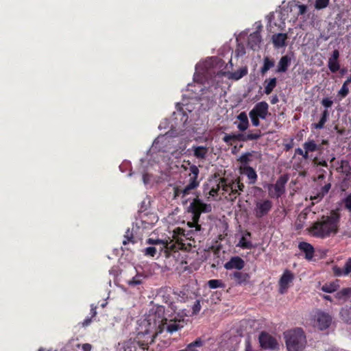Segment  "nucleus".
Here are the masks:
<instances>
[{
    "label": "nucleus",
    "instance_id": "1",
    "mask_svg": "<svg viewBox=\"0 0 351 351\" xmlns=\"http://www.w3.org/2000/svg\"><path fill=\"white\" fill-rule=\"evenodd\" d=\"M339 215L333 212L329 216H323L311 228V232L315 237L325 238L331 234H335L338 231Z\"/></svg>",
    "mask_w": 351,
    "mask_h": 351
},
{
    "label": "nucleus",
    "instance_id": "2",
    "mask_svg": "<svg viewBox=\"0 0 351 351\" xmlns=\"http://www.w3.org/2000/svg\"><path fill=\"white\" fill-rule=\"evenodd\" d=\"M289 351H300L306 344V336L302 328H298L285 334Z\"/></svg>",
    "mask_w": 351,
    "mask_h": 351
},
{
    "label": "nucleus",
    "instance_id": "3",
    "mask_svg": "<svg viewBox=\"0 0 351 351\" xmlns=\"http://www.w3.org/2000/svg\"><path fill=\"white\" fill-rule=\"evenodd\" d=\"M221 186H222L223 193H228L231 201H234L245 189V186L241 182L239 177L234 179L221 178Z\"/></svg>",
    "mask_w": 351,
    "mask_h": 351
},
{
    "label": "nucleus",
    "instance_id": "4",
    "mask_svg": "<svg viewBox=\"0 0 351 351\" xmlns=\"http://www.w3.org/2000/svg\"><path fill=\"white\" fill-rule=\"evenodd\" d=\"M188 165H190L189 170L191 171V173L189 174V176L192 175V176L189 179V184L184 188H174V198H176L180 194L182 195V197H184L190 194L191 191L195 189L199 185V181L197 180L199 173L198 167L195 165H191L189 161H188Z\"/></svg>",
    "mask_w": 351,
    "mask_h": 351
},
{
    "label": "nucleus",
    "instance_id": "5",
    "mask_svg": "<svg viewBox=\"0 0 351 351\" xmlns=\"http://www.w3.org/2000/svg\"><path fill=\"white\" fill-rule=\"evenodd\" d=\"M162 330L158 332H153L149 329H146L145 331L138 332L136 337V341L138 346L145 350L147 349L149 344L154 341L158 333L161 332Z\"/></svg>",
    "mask_w": 351,
    "mask_h": 351
},
{
    "label": "nucleus",
    "instance_id": "6",
    "mask_svg": "<svg viewBox=\"0 0 351 351\" xmlns=\"http://www.w3.org/2000/svg\"><path fill=\"white\" fill-rule=\"evenodd\" d=\"M273 203L269 199H260L256 202L254 213L256 218L261 219L267 215L271 210Z\"/></svg>",
    "mask_w": 351,
    "mask_h": 351
},
{
    "label": "nucleus",
    "instance_id": "7",
    "mask_svg": "<svg viewBox=\"0 0 351 351\" xmlns=\"http://www.w3.org/2000/svg\"><path fill=\"white\" fill-rule=\"evenodd\" d=\"M288 181V178L282 175L278 178L275 184L268 186V190L271 196L278 198L285 191V184Z\"/></svg>",
    "mask_w": 351,
    "mask_h": 351
},
{
    "label": "nucleus",
    "instance_id": "8",
    "mask_svg": "<svg viewBox=\"0 0 351 351\" xmlns=\"http://www.w3.org/2000/svg\"><path fill=\"white\" fill-rule=\"evenodd\" d=\"M258 340L261 348L264 349L275 350L278 346L276 339L266 332L259 335Z\"/></svg>",
    "mask_w": 351,
    "mask_h": 351
},
{
    "label": "nucleus",
    "instance_id": "9",
    "mask_svg": "<svg viewBox=\"0 0 351 351\" xmlns=\"http://www.w3.org/2000/svg\"><path fill=\"white\" fill-rule=\"evenodd\" d=\"M315 317L317 326L322 330L328 328L332 319L330 315L320 311L317 313Z\"/></svg>",
    "mask_w": 351,
    "mask_h": 351
},
{
    "label": "nucleus",
    "instance_id": "10",
    "mask_svg": "<svg viewBox=\"0 0 351 351\" xmlns=\"http://www.w3.org/2000/svg\"><path fill=\"white\" fill-rule=\"evenodd\" d=\"M293 278H294V275L291 271L287 269L284 271V273L282 274V275L280 277V280H279V293H280L284 294L285 293H286V291L289 287V285L291 282H292Z\"/></svg>",
    "mask_w": 351,
    "mask_h": 351
},
{
    "label": "nucleus",
    "instance_id": "11",
    "mask_svg": "<svg viewBox=\"0 0 351 351\" xmlns=\"http://www.w3.org/2000/svg\"><path fill=\"white\" fill-rule=\"evenodd\" d=\"M250 112H253L262 119H265L269 113V105L266 101L257 103Z\"/></svg>",
    "mask_w": 351,
    "mask_h": 351
},
{
    "label": "nucleus",
    "instance_id": "12",
    "mask_svg": "<svg viewBox=\"0 0 351 351\" xmlns=\"http://www.w3.org/2000/svg\"><path fill=\"white\" fill-rule=\"evenodd\" d=\"M245 266L244 261L239 256H236L232 257L228 262L224 265V267L228 270L237 269L241 270Z\"/></svg>",
    "mask_w": 351,
    "mask_h": 351
},
{
    "label": "nucleus",
    "instance_id": "13",
    "mask_svg": "<svg viewBox=\"0 0 351 351\" xmlns=\"http://www.w3.org/2000/svg\"><path fill=\"white\" fill-rule=\"evenodd\" d=\"M163 328H165L169 333H173L184 327V320H170L169 322L167 319L162 324Z\"/></svg>",
    "mask_w": 351,
    "mask_h": 351
},
{
    "label": "nucleus",
    "instance_id": "14",
    "mask_svg": "<svg viewBox=\"0 0 351 351\" xmlns=\"http://www.w3.org/2000/svg\"><path fill=\"white\" fill-rule=\"evenodd\" d=\"M240 173L246 175L249 179V184H253L256 182L257 174L255 170L247 165L241 166L239 168Z\"/></svg>",
    "mask_w": 351,
    "mask_h": 351
},
{
    "label": "nucleus",
    "instance_id": "15",
    "mask_svg": "<svg viewBox=\"0 0 351 351\" xmlns=\"http://www.w3.org/2000/svg\"><path fill=\"white\" fill-rule=\"evenodd\" d=\"M229 276L230 279L234 280L237 285L247 283L250 279V276L247 273L239 271H234L230 274Z\"/></svg>",
    "mask_w": 351,
    "mask_h": 351
},
{
    "label": "nucleus",
    "instance_id": "16",
    "mask_svg": "<svg viewBox=\"0 0 351 351\" xmlns=\"http://www.w3.org/2000/svg\"><path fill=\"white\" fill-rule=\"evenodd\" d=\"M300 250L305 254V258L311 261L314 256L313 246L307 242H300L298 245Z\"/></svg>",
    "mask_w": 351,
    "mask_h": 351
},
{
    "label": "nucleus",
    "instance_id": "17",
    "mask_svg": "<svg viewBox=\"0 0 351 351\" xmlns=\"http://www.w3.org/2000/svg\"><path fill=\"white\" fill-rule=\"evenodd\" d=\"M237 119L239 121V123L237 121L234 122V124L237 125L239 130L243 132L245 131L249 127V120L245 112H241L239 114L237 115Z\"/></svg>",
    "mask_w": 351,
    "mask_h": 351
},
{
    "label": "nucleus",
    "instance_id": "18",
    "mask_svg": "<svg viewBox=\"0 0 351 351\" xmlns=\"http://www.w3.org/2000/svg\"><path fill=\"white\" fill-rule=\"evenodd\" d=\"M288 36L285 33H278L272 36L271 40L275 47L280 48L286 46V40Z\"/></svg>",
    "mask_w": 351,
    "mask_h": 351
},
{
    "label": "nucleus",
    "instance_id": "19",
    "mask_svg": "<svg viewBox=\"0 0 351 351\" xmlns=\"http://www.w3.org/2000/svg\"><path fill=\"white\" fill-rule=\"evenodd\" d=\"M261 43V36L258 32H254L249 36L248 45L252 49L256 50L258 49L260 47Z\"/></svg>",
    "mask_w": 351,
    "mask_h": 351
},
{
    "label": "nucleus",
    "instance_id": "20",
    "mask_svg": "<svg viewBox=\"0 0 351 351\" xmlns=\"http://www.w3.org/2000/svg\"><path fill=\"white\" fill-rule=\"evenodd\" d=\"M188 211L193 213V221L195 223V230L199 231L201 230V226L197 224L201 213L197 209L195 206V204H190Z\"/></svg>",
    "mask_w": 351,
    "mask_h": 351
},
{
    "label": "nucleus",
    "instance_id": "21",
    "mask_svg": "<svg viewBox=\"0 0 351 351\" xmlns=\"http://www.w3.org/2000/svg\"><path fill=\"white\" fill-rule=\"evenodd\" d=\"M291 64V58L288 56H282L278 64V68L276 72L285 73L287 71L288 67Z\"/></svg>",
    "mask_w": 351,
    "mask_h": 351
},
{
    "label": "nucleus",
    "instance_id": "22",
    "mask_svg": "<svg viewBox=\"0 0 351 351\" xmlns=\"http://www.w3.org/2000/svg\"><path fill=\"white\" fill-rule=\"evenodd\" d=\"M335 298L342 302H346L351 299V288H343L335 294Z\"/></svg>",
    "mask_w": 351,
    "mask_h": 351
},
{
    "label": "nucleus",
    "instance_id": "23",
    "mask_svg": "<svg viewBox=\"0 0 351 351\" xmlns=\"http://www.w3.org/2000/svg\"><path fill=\"white\" fill-rule=\"evenodd\" d=\"M338 172L343 173L346 177L351 176V166L349 161L346 160H341V165L337 168Z\"/></svg>",
    "mask_w": 351,
    "mask_h": 351
},
{
    "label": "nucleus",
    "instance_id": "24",
    "mask_svg": "<svg viewBox=\"0 0 351 351\" xmlns=\"http://www.w3.org/2000/svg\"><path fill=\"white\" fill-rule=\"evenodd\" d=\"M191 204H195L197 209L202 213H209L211 211V206L203 203L199 199L195 198Z\"/></svg>",
    "mask_w": 351,
    "mask_h": 351
},
{
    "label": "nucleus",
    "instance_id": "25",
    "mask_svg": "<svg viewBox=\"0 0 351 351\" xmlns=\"http://www.w3.org/2000/svg\"><path fill=\"white\" fill-rule=\"evenodd\" d=\"M223 141L229 145L232 144V141H243V134H225L224 136L223 137Z\"/></svg>",
    "mask_w": 351,
    "mask_h": 351
},
{
    "label": "nucleus",
    "instance_id": "26",
    "mask_svg": "<svg viewBox=\"0 0 351 351\" xmlns=\"http://www.w3.org/2000/svg\"><path fill=\"white\" fill-rule=\"evenodd\" d=\"M247 69L246 67H242L237 71L232 73H228V77L229 79L238 80L247 75Z\"/></svg>",
    "mask_w": 351,
    "mask_h": 351
},
{
    "label": "nucleus",
    "instance_id": "27",
    "mask_svg": "<svg viewBox=\"0 0 351 351\" xmlns=\"http://www.w3.org/2000/svg\"><path fill=\"white\" fill-rule=\"evenodd\" d=\"M329 117V112L327 109H325L322 112V117L317 123H313L312 128L315 129H322L324 127V124L328 121Z\"/></svg>",
    "mask_w": 351,
    "mask_h": 351
},
{
    "label": "nucleus",
    "instance_id": "28",
    "mask_svg": "<svg viewBox=\"0 0 351 351\" xmlns=\"http://www.w3.org/2000/svg\"><path fill=\"white\" fill-rule=\"evenodd\" d=\"M275 62L274 60L270 59L269 57L266 56L263 58V65L261 68V74L264 75L267 73L271 68L274 66Z\"/></svg>",
    "mask_w": 351,
    "mask_h": 351
},
{
    "label": "nucleus",
    "instance_id": "29",
    "mask_svg": "<svg viewBox=\"0 0 351 351\" xmlns=\"http://www.w3.org/2000/svg\"><path fill=\"white\" fill-rule=\"evenodd\" d=\"M340 316L343 321L351 324V307L342 308L340 311Z\"/></svg>",
    "mask_w": 351,
    "mask_h": 351
},
{
    "label": "nucleus",
    "instance_id": "30",
    "mask_svg": "<svg viewBox=\"0 0 351 351\" xmlns=\"http://www.w3.org/2000/svg\"><path fill=\"white\" fill-rule=\"evenodd\" d=\"M266 84L265 86L264 92L266 95H269L276 87L277 84V80L276 77H272L265 81Z\"/></svg>",
    "mask_w": 351,
    "mask_h": 351
},
{
    "label": "nucleus",
    "instance_id": "31",
    "mask_svg": "<svg viewBox=\"0 0 351 351\" xmlns=\"http://www.w3.org/2000/svg\"><path fill=\"white\" fill-rule=\"evenodd\" d=\"M193 154L197 158L204 159L208 152V149L204 146L193 147Z\"/></svg>",
    "mask_w": 351,
    "mask_h": 351
},
{
    "label": "nucleus",
    "instance_id": "32",
    "mask_svg": "<svg viewBox=\"0 0 351 351\" xmlns=\"http://www.w3.org/2000/svg\"><path fill=\"white\" fill-rule=\"evenodd\" d=\"M303 147L307 152H313L319 150L321 146L317 145L314 140H308L303 144Z\"/></svg>",
    "mask_w": 351,
    "mask_h": 351
},
{
    "label": "nucleus",
    "instance_id": "33",
    "mask_svg": "<svg viewBox=\"0 0 351 351\" xmlns=\"http://www.w3.org/2000/svg\"><path fill=\"white\" fill-rule=\"evenodd\" d=\"M174 294L177 296V300L181 302H185L191 298L188 290H180L174 291Z\"/></svg>",
    "mask_w": 351,
    "mask_h": 351
},
{
    "label": "nucleus",
    "instance_id": "34",
    "mask_svg": "<svg viewBox=\"0 0 351 351\" xmlns=\"http://www.w3.org/2000/svg\"><path fill=\"white\" fill-rule=\"evenodd\" d=\"M261 136L262 133L260 130H256L255 132H252V131H250L247 134H243V141L257 140Z\"/></svg>",
    "mask_w": 351,
    "mask_h": 351
},
{
    "label": "nucleus",
    "instance_id": "35",
    "mask_svg": "<svg viewBox=\"0 0 351 351\" xmlns=\"http://www.w3.org/2000/svg\"><path fill=\"white\" fill-rule=\"evenodd\" d=\"M339 285L335 282L326 283L324 285L321 289L326 293H333L338 289Z\"/></svg>",
    "mask_w": 351,
    "mask_h": 351
},
{
    "label": "nucleus",
    "instance_id": "36",
    "mask_svg": "<svg viewBox=\"0 0 351 351\" xmlns=\"http://www.w3.org/2000/svg\"><path fill=\"white\" fill-rule=\"evenodd\" d=\"M208 285L210 289L223 288L225 287L224 283L221 280L213 279L208 281Z\"/></svg>",
    "mask_w": 351,
    "mask_h": 351
},
{
    "label": "nucleus",
    "instance_id": "37",
    "mask_svg": "<svg viewBox=\"0 0 351 351\" xmlns=\"http://www.w3.org/2000/svg\"><path fill=\"white\" fill-rule=\"evenodd\" d=\"M129 243H134V234L132 230L128 229L124 235V239L123 241V245H127Z\"/></svg>",
    "mask_w": 351,
    "mask_h": 351
},
{
    "label": "nucleus",
    "instance_id": "38",
    "mask_svg": "<svg viewBox=\"0 0 351 351\" xmlns=\"http://www.w3.org/2000/svg\"><path fill=\"white\" fill-rule=\"evenodd\" d=\"M328 66L330 71L332 73L337 72L340 68V65L338 62V60H332L329 59L328 62Z\"/></svg>",
    "mask_w": 351,
    "mask_h": 351
},
{
    "label": "nucleus",
    "instance_id": "39",
    "mask_svg": "<svg viewBox=\"0 0 351 351\" xmlns=\"http://www.w3.org/2000/svg\"><path fill=\"white\" fill-rule=\"evenodd\" d=\"M146 243L147 244L151 245H159L161 244L164 247H168V242L167 241H164L161 239H154L152 238H149L147 240Z\"/></svg>",
    "mask_w": 351,
    "mask_h": 351
},
{
    "label": "nucleus",
    "instance_id": "40",
    "mask_svg": "<svg viewBox=\"0 0 351 351\" xmlns=\"http://www.w3.org/2000/svg\"><path fill=\"white\" fill-rule=\"evenodd\" d=\"M330 0H316L315 2V8L317 10H321L326 8L329 4Z\"/></svg>",
    "mask_w": 351,
    "mask_h": 351
},
{
    "label": "nucleus",
    "instance_id": "41",
    "mask_svg": "<svg viewBox=\"0 0 351 351\" xmlns=\"http://www.w3.org/2000/svg\"><path fill=\"white\" fill-rule=\"evenodd\" d=\"M219 190L222 191V186H221V178L217 180V183L216 184V186H213L212 189L209 191V195L211 196H215Z\"/></svg>",
    "mask_w": 351,
    "mask_h": 351
},
{
    "label": "nucleus",
    "instance_id": "42",
    "mask_svg": "<svg viewBox=\"0 0 351 351\" xmlns=\"http://www.w3.org/2000/svg\"><path fill=\"white\" fill-rule=\"evenodd\" d=\"M252 156L251 153L246 152L242 154L239 158V161L242 163L243 165H247V164L250 161V157Z\"/></svg>",
    "mask_w": 351,
    "mask_h": 351
},
{
    "label": "nucleus",
    "instance_id": "43",
    "mask_svg": "<svg viewBox=\"0 0 351 351\" xmlns=\"http://www.w3.org/2000/svg\"><path fill=\"white\" fill-rule=\"evenodd\" d=\"M242 248L244 249H251L252 247V244L250 241L246 240V239L243 237L239 241V244Z\"/></svg>",
    "mask_w": 351,
    "mask_h": 351
},
{
    "label": "nucleus",
    "instance_id": "44",
    "mask_svg": "<svg viewBox=\"0 0 351 351\" xmlns=\"http://www.w3.org/2000/svg\"><path fill=\"white\" fill-rule=\"evenodd\" d=\"M249 117L251 119L252 123L254 126L257 127L260 125L259 117L256 116L254 112H252L250 111Z\"/></svg>",
    "mask_w": 351,
    "mask_h": 351
},
{
    "label": "nucleus",
    "instance_id": "45",
    "mask_svg": "<svg viewBox=\"0 0 351 351\" xmlns=\"http://www.w3.org/2000/svg\"><path fill=\"white\" fill-rule=\"evenodd\" d=\"M348 93H349L348 85H347V84L343 83L342 87L339 90L338 94L341 97H346L348 95Z\"/></svg>",
    "mask_w": 351,
    "mask_h": 351
},
{
    "label": "nucleus",
    "instance_id": "46",
    "mask_svg": "<svg viewBox=\"0 0 351 351\" xmlns=\"http://www.w3.org/2000/svg\"><path fill=\"white\" fill-rule=\"evenodd\" d=\"M351 272V258H348L344 265V274L346 275H348Z\"/></svg>",
    "mask_w": 351,
    "mask_h": 351
},
{
    "label": "nucleus",
    "instance_id": "47",
    "mask_svg": "<svg viewBox=\"0 0 351 351\" xmlns=\"http://www.w3.org/2000/svg\"><path fill=\"white\" fill-rule=\"evenodd\" d=\"M156 253L155 247H148L145 250V254L147 256H154Z\"/></svg>",
    "mask_w": 351,
    "mask_h": 351
},
{
    "label": "nucleus",
    "instance_id": "48",
    "mask_svg": "<svg viewBox=\"0 0 351 351\" xmlns=\"http://www.w3.org/2000/svg\"><path fill=\"white\" fill-rule=\"evenodd\" d=\"M193 314H197L200 309H201V305H200V302L199 300H196L195 304H193Z\"/></svg>",
    "mask_w": 351,
    "mask_h": 351
},
{
    "label": "nucleus",
    "instance_id": "49",
    "mask_svg": "<svg viewBox=\"0 0 351 351\" xmlns=\"http://www.w3.org/2000/svg\"><path fill=\"white\" fill-rule=\"evenodd\" d=\"M333 104V101L332 100H330L329 98H324L322 100V104L326 108H330L331 107V106Z\"/></svg>",
    "mask_w": 351,
    "mask_h": 351
},
{
    "label": "nucleus",
    "instance_id": "50",
    "mask_svg": "<svg viewBox=\"0 0 351 351\" xmlns=\"http://www.w3.org/2000/svg\"><path fill=\"white\" fill-rule=\"evenodd\" d=\"M345 207L351 210V193L344 199Z\"/></svg>",
    "mask_w": 351,
    "mask_h": 351
},
{
    "label": "nucleus",
    "instance_id": "51",
    "mask_svg": "<svg viewBox=\"0 0 351 351\" xmlns=\"http://www.w3.org/2000/svg\"><path fill=\"white\" fill-rule=\"evenodd\" d=\"M141 284V280L138 277H134L128 281V285L130 286H135Z\"/></svg>",
    "mask_w": 351,
    "mask_h": 351
},
{
    "label": "nucleus",
    "instance_id": "52",
    "mask_svg": "<svg viewBox=\"0 0 351 351\" xmlns=\"http://www.w3.org/2000/svg\"><path fill=\"white\" fill-rule=\"evenodd\" d=\"M299 10L298 15L304 14L307 10V6L304 4H300L297 5Z\"/></svg>",
    "mask_w": 351,
    "mask_h": 351
},
{
    "label": "nucleus",
    "instance_id": "53",
    "mask_svg": "<svg viewBox=\"0 0 351 351\" xmlns=\"http://www.w3.org/2000/svg\"><path fill=\"white\" fill-rule=\"evenodd\" d=\"M331 187V184L330 183L325 184L322 188V197H323L325 194L328 193Z\"/></svg>",
    "mask_w": 351,
    "mask_h": 351
},
{
    "label": "nucleus",
    "instance_id": "54",
    "mask_svg": "<svg viewBox=\"0 0 351 351\" xmlns=\"http://www.w3.org/2000/svg\"><path fill=\"white\" fill-rule=\"evenodd\" d=\"M334 271H335V274L336 276H346V274H342L343 272H344V267L343 268L335 267L334 269Z\"/></svg>",
    "mask_w": 351,
    "mask_h": 351
},
{
    "label": "nucleus",
    "instance_id": "55",
    "mask_svg": "<svg viewBox=\"0 0 351 351\" xmlns=\"http://www.w3.org/2000/svg\"><path fill=\"white\" fill-rule=\"evenodd\" d=\"M339 57V51L337 49H335L332 52L331 57L329 58V60H338Z\"/></svg>",
    "mask_w": 351,
    "mask_h": 351
},
{
    "label": "nucleus",
    "instance_id": "56",
    "mask_svg": "<svg viewBox=\"0 0 351 351\" xmlns=\"http://www.w3.org/2000/svg\"><path fill=\"white\" fill-rule=\"evenodd\" d=\"M82 348L83 351H90L92 346L90 343H84L82 346Z\"/></svg>",
    "mask_w": 351,
    "mask_h": 351
},
{
    "label": "nucleus",
    "instance_id": "57",
    "mask_svg": "<svg viewBox=\"0 0 351 351\" xmlns=\"http://www.w3.org/2000/svg\"><path fill=\"white\" fill-rule=\"evenodd\" d=\"M91 308H90V313H91V315H92V317L96 316L97 315V306H95L94 304H91L90 306Z\"/></svg>",
    "mask_w": 351,
    "mask_h": 351
},
{
    "label": "nucleus",
    "instance_id": "58",
    "mask_svg": "<svg viewBox=\"0 0 351 351\" xmlns=\"http://www.w3.org/2000/svg\"><path fill=\"white\" fill-rule=\"evenodd\" d=\"M316 160H317V158H315L314 162L317 165H320V166H323V167H327L328 166L327 162L326 160H321V161H319L317 162H316Z\"/></svg>",
    "mask_w": 351,
    "mask_h": 351
},
{
    "label": "nucleus",
    "instance_id": "59",
    "mask_svg": "<svg viewBox=\"0 0 351 351\" xmlns=\"http://www.w3.org/2000/svg\"><path fill=\"white\" fill-rule=\"evenodd\" d=\"M173 232L175 234L185 235L184 230L180 228H176Z\"/></svg>",
    "mask_w": 351,
    "mask_h": 351
},
{
    "label": "nucleus",
    "instance_id": "60",
    "mask_svg": "<svg viewBox=\"0 0 351 351\" xmlns=\"http://www.w3.org/2000/svg\"><path fill=\"white\" fill-rule=\"evenodd\" d=\"M245 351H253L252 348L249 341H246Z\"/></svg>",
    "mask_w": 351,
    "mask_h": 351
},
{
    "label": "nucleus",
    "instance_id": "61",
    "mask_svg": "<svg viewBox=\"0 0 351 351\" xmlns=\"http://www.w3.org/2000/svg\"><path fill=\"white\" fill-rule=\"evenodd\" d=\"M90 322H91V319H90V318L86 319L82 322V326H88Z\"/></svg>",
    "mask_w": 351,
    "mask_h": 351
},
{
    "label": "nucleus",
    "instance_id": "62",
    "mask_svg": "<svg viewBox=\"0 0 351 351\" xmlns=\"http://www.w3.org/2000/svg\"><path fill=\"white\" fill-rule=\"evenodd\" d=\"M308 153L309 152H307L306 150H304L303 152V154H302V156L304 158V159L307 160L309 158Z\"/></svg>",
    "mask_w": 351,
    "mask_h": 351
},
{
    "label": "nucleus",
    "instance_id": "63",
    "mask_svg": "<svg viewBox=\"0 0 351 351\" xmlns=\"http://www.w3.org/2000/svg\"><path fill=\"white\" fill-rule=\"evenodd\" d=\"M343 234L346 237H348L349 238H351V230H346V231H344Z\"/></svg>",
    "mask_w": 351,
    "mask_h": 351
},
{
    "label": "nucleus",
    "instance_id": "64",
    "mask_svg": "<svg viewBox=\"0 0 351 351\" xmlns=\"http://www.w3.org/2000/svg\"><path fill=\"white\" fill-rule=\"evenodd\" d=\"M325 351H339L338 348L335 347L329 348L328 350H326Z\"/></svg>",
    "mask_w": 351,
    "mask_h": 351
}]
</instances>
